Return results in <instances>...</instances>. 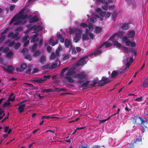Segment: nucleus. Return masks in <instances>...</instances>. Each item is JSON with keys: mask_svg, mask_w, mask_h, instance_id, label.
<instances>
[{"mask_svg": "<svg viewBox=\"0 0 148 148\" xmlns=\"http://www.w3.org/2000/svg\"><path fill=\"white\" fill-rule=\"evenodd\" d=\"M86 75L83 72H81L76 74L75 77L78 80L77 82L79 83H82L83 82V79H84L86 77Z\"/></svg>", "mask_w": 148, "mask_h": 148, "instance_id": "1", "label": "nucleus"}, {"mask_svg": "<svg viewBox=\"0 0 148 148\" xmlns=\"http://www.w3.org/2000/svg\"><path fill=\"white\" fill-rule=\"evenodd\" d=\"M25 10V8L21 10L18 14L15 15V16H16V17L18 19H22L25 20L27 18L28 15L27 14L24 15L23 14Z\"/></svg>", "mask_w": 148, "mask_h": 148, "instance_id": "2", "label": "nucleus"}, {"mask_svg": "<svg viewBox=\"0 0 148 148\" xmlns=\"http://www.w3.org/2000/svg\"><path fill=\"white\" fill-rule=\"evenodd\" d=\"M82 34V30L80 29H78V32L76 33L74 38V41L75 42H77L79 41L80 39Z\"/></svg>", "mask_w": 148, "mask_h": 148, "instance_id": "3", "label": "nucleus"}, {"mask_svg": "<svg viewBox=\"0 0 148 148\" xmlns=\"http://www.w3.org/2000/svg\"><path fill=\"white\" fill-rule=\"evenodd\" d=\"M88 58V56H86L80 59L76 64V66H83L85 64L86 60Z\"/></svg>", "mask_w": 148, "mask_h": 148, "instance_id": "4", "label": "nucleus"}, {"mask_svg": "<svg viewBox=\"0 0 148 148\" xmlns=\"http://www.w3.org/2000/svg\"><path fill=\"white\" fill-rule=\"evenodd\" d=\"M134 119L135 120V122L136 123L139 125H144L145 122L143 119L138 116H135Z\"/></svg>", "mask_w": 148, "mask_h": 148, "instance_id": "5", "label": "nucleus"}, {"mask_svg": "<svg viewBox=\"0 0 148 148\" xmlns=\"http://www.w3.org/2000/svg\"><path fill=\"white\" fill-rule=\"evenodd\" d=\"M3 69L4 70L8 73H12L14 70V68L12 65H8L6 67H3Z\"/></svg>", "mask_w": 148, "mask_h": 148, "instance_id": "6", "label": "nucleus"}, {"mask_svg": "<svg viewBox=\"0 0 148 148\" xmlns=\"http://www.w3.org/2000/svg\"><path fill=\"white\" fill-rule=\"evenodd\" d=\"M135 34V32L134 30L131 29L128 31L127 36L129 38H133Z\"/></svg>", "mask_w": 148, "mask_h": 148, "instance_id": "7", "label": "nucleus"}, {"mask_svg": "<svg viewBox=\"0 0 148 148\" xmlns=\"http://www.w3.org/2000/svg\"><path fill=\"white\" fill-rule=\"evenodd\" d=\"M59 55V52L58 50H56V53L52 52L50 57V59L53 60L55 59L56 57H58Z\"/></svg>", "mask_w": 148, "mask_h": 148, "instance_id": "8", "label": "nucleus"}, {"mask_svg": "<svg viewBox=\"0 0 148 148\" xmlns=\"http://www.w3.org/2000/svg\"><path fill=\"white\" fill-rule=\"evenodd\" d=\"M89 31L88 29H86L85 33L82 35V38L83 40H88L89 37L88 36Z\"/></svg>", "mask_w": 148, "mask_h": 148, "instance_id": "9", "label": "nucleus"}, {"mask_svg": "<svg viewBox=\"0 0 148 148\" xmlns=\"http://www.w3.org/2000/svg\"><path fill=\"white\" fill-rule=\"evenodd\" d=\"M25 106V104H23L20 105L18 108V112L21 113L23 112L24 111V108Z\"/></svg>", "mask_w": 148, "mask_h": 148, "instance_id": "10", "label": "nucleus"}, {"mask_svg": "<svg viewBox=\"0 0 148 148\" xmlns=\"http://www.w3.org/2000/svg\"><path fill=\"white\" fill-rule=\"evenodd\" d=\"M27 66L25 64L23 63L20 65V68H16V70L17 71H23L26 68Z\"/></svg>", "mask_w": 148, "mask_h": 148, "instance_id": "11", "label": "nucleus"}, {"mask_svg": "<svg viewBox=\"0 0 148 148\" xmlns=\"http://www.w3.org/2000/svg\"><path fill=\"white\" fill-rule=\"evenodd\" d=\"M32 28L34 29V32L36 33H38L42 29V27L40 25L37 26L36 25H34L32 27Z\"/></svg>", "mask_w": 148, "mask_h": 148, "instance_id": "12", "label": "nucleus"}, {"mask_svg": "<svg viewBox=\"0 0 148 148\" xmlns=\"http://www.w3.org/2000/svg\"><path fill=\"white\" fill-rule=\"evenodd\" d=\"M74 73V72L71 69H70L68 70L67 72L66 73L65 78H67V77H69L70 76L73 75Z\"/></svg>", "mask_w": 148, "mask_h": 148, "instance_id": "13", "label": "nucleus"}, {"mask_svg": "<svg viewBox=\"0 0 148 148\" xmlns=\"http://www.w3.org/2000/svg\"><path fill=\"white\" fill-rule=\"evenodd\" d=\"M96 12L99 14V16H104L106 13V12H103L101 9L99 8H98L96 9Z\"/></svg>", "mask_w": 148, "mask_h": 148, "instance_id": "14", "label": "nucleus"}, {"mask_svg": "<svg viewBox=\"0 0 148 148\" xmlns=\"http://www.w3.org/2000/svg\"><path fill=\"white\" fill-rule=\"evenodd\" d=\"M112 45V44L108 43L107 42H105L102 43L99 47L98 49H100L103 47V46H105L106 48L110 47Z\"/></svg>", "mask_w": 148, "mask_h": 148, "instance_id": "15", "label": "nucleus"}, {"mask_svg": "<svg viewBox=\"0 0 148 148\" xmlns=\"http://www.w3.org/2000/svg\"><path fill=\"white\" fill-rule=\"evenodd\" d=\"M121 73V71H113L111 74V77H114L116 76H118L119 74Z\"/></svg>", "mask_w": 148, "mask_h": 148, "instance_id": "16", "label": "nucleus"}, {"mask_svg": "<svg viewBox=\"0 0 148 148\" xmlns=\"http://www.w3.org/2000/svg\"><path fill=\"white\" fill-rule=\"evenodd\" d=\"M130 23H123L121 27V28L123 30H126L129 29V26L128 25Z\"/></svg>", "mask_w": 148, "mask_h": 148, "instance_id": "17", "label": "nucleus"}, {"mask_svg": "<svg viewBox=\"0 0 148 148\" xmlns=\"http://www.w3.org/2000/svg\"><path fill=\"white\" fill-rule=\"evenodd\" d=\"M89 83V81H87L86 82L84 83L81 85V87L83 90L87 89L88 88V85Z\"/></svg>", "mask_w": 148, "mask_h": 148, "instance_id": "18", "label": "nucleus"}, {"mask_svg": "<svg viewBox=\"0 0 148 148\" xmlns=\"http://www.w3.org/2000/svg\"><path fill=\"white\" fill-rule=\"evenodd\" d=\"M101 53V51L100 50H97L91 53L90 54L88 55L89 56H92L94 55H97L99 54H100Z\"/></svg>", "mask_w": 148, "mask_h": 148, "instance_id": "19", "label": "nucleus"}, {"mask_svg": "<svg viewBox=\"0 0 148 148\" xmlns=\"http://www.w3.org/2000/svg\"><path fill=\"white\" fill-rule=\"evenodd\" d=\"M39 20V19L36 16L33 17L30 20V22L31 23H33L37 22Z\"/></svg>", "mask_w": 148, "mask_h": 148, "instance_id": "20", "label": "nucleus"}, {"mask_svg": "<svg viewBox=\"0 0 148 148\" xmlns=\"http://www.w3.org/2000/svg\"><path fill=\"white\" fill-rule=\"evenodd\" d=\"M45 79H43L42 78H38L37 79H34L33 80V81L34 82H36L38 83H42L45 81Z\"/></svg>", "mask_w": 148, "mask_h": 148, "instance_id": "21", "label": "nucleus"}, {"mask_svg": "<svg viewBox=\"0 0 148 148\" xmlns=\"http://www.w3.org/2000/svg\"><path fill=\"white\" fill-rule=\"evenodd\" d=\"M40 62L42 64H45L46 62V59L44 56H42L39 59Z\"/></svg>", "mask_w": 148, "mask_h": 148, "instance_id": "22", "label": "nucleus"}, {"mask_svg": "<svg viewBox=\"0 0 148 148\" xmlns=\"http://www.w3.org/2000/svg\"><path fill=\"white\" fill-rule=\"evenodd\" d=\"M78 29L75 28L73 29L72 28H70L69 29V32L70 34H74L75 32L77 33L78 32Z\"/></svg>", "mask_w": 148, "mask_h": 148, "instance_id": "23", "label": "nucleus"}, {"mask_svg": "<svg viewBox=\"0 0 148 148\" xmlns=\"http://www.w3.org/2000/svg\"><path fill=\"white\" fill-rule=\"evenodd\" d=\"M57 38L58 40H60V42L62 43L64 42V39L61 34L57 35Z\"/></svg>", "mask_w": 148, "mask_h": 148, "instance_id": "24", "label": "nucleus"}, {"mask_svg": "<svg viewBox=\"0 0 148 148\" xmlns=\"http://www.w3.org/2000/svg\"><path fill=\"white\" fill-rule=\"evenodd\" d=\"M10 105V103L9 101V100H8L4 102L3 106V108H6L9 107Z\"/></svg>", "mask_w": 148, "mask_h": 148, "instance_id": "25", "label": "nucleus"}, {"mask_svg": "<svg viewBox=\"0 0 148 148\" xmlns=\"http://www.w3.org/2000/svg\"><path fill=\"white\" fill-rule=\"evenodd\" d=\"M58 62L60 63V61L58 60H56V63H53L51 65H50V68L51 69H53L56 68L57 66Z\"/></svg>", "mask_w": 148, "mask_h": 148, "instance_id": "26", "label": "nucleus"}, {"mask_svg": "<svg viewBox=\"0 0 148 148\" xmlns=\"http://www.w3.org/2000/svg\"><path fill=\"white\" fill-rule=\"evenodd\" d=\"M70 44L71 42L68 39H66L64 42V44L66 47L67 48L69 47Z\"/></svg>", "mask_w": 148, "mask_h": 148, "instance_id": "27", "label": "nucleus"}, {"mask_svg": "<svg viewBox=\"0 0 148 148\" xmlns=\"http://www.w3.org/2000/svg\"><path fill=\"white\" fill-rule=\"evenodd\" d=\"M38 44L37 43L34 44L32 47L31 49L32 52H35L37 49Z\"/></svg>", "mask_w": 148, "mask_h": 148, "instance_id": "28", "label": "nucleus"}, {"mask_svg": "<svg viewBox=\"0 0 148 148\" xmlns=\"http://www.w3.org/2000/svg\"><path fill=\"white\" fill-rule=\"evenodd\" d=\"M13 54V52L12 51H10L8 52L6 54V58H10L11 57Z\"/></svg>", "mask_w": 148, "mask_h": 148, "instance_id": "29", "label": "nucleus"}, {"mask_svg": "<svg viewBox=\"0 0 148 148\" xmlns=\"http://www.w3.org/2000/svg\"><path fill=\"white\" fill-rule=\"evenodd\" d=\"M16 16H15L11 19L10 21V22L9 23V25H11L14 22H15V21H16L17 20H18L17 17Z\"/></svg>", "mask_w": 148, "mask_h": 148, "instance_id": "30", "label": "nucleus"}, {"mask_svg": "<svg viewBox=\"0 0 148 148\" xmlns=\"http://www.w3.org/2000/svg\"><path fill=\"white\" fill-rule=\"evenodd\" d=\"M53 90L51 88H49L48 89H44L41 92L42 93H45V92L48 93L49 92H53Z\"/></svg>", "mask_w": 148, "mask_h": 148, "instance_id": "31", "label": "nucleus"}, {"mask_svg": "<svg viewBox=\"0 0 148 148\" xmlns=\"http://www.w3.org/2000/svg\"><path fill=\"white\" fill-rule=\"evenodd\" d=\"M9 43V44L8 45L9 47H12L13 46L15 42L14 41H12L10 42V40H8V41H6L5 42V44H8Z\"/></svg>", "mask_w": 148, "mask_h": 148, "instance_id": "32", "label": "nucleus"}, {"mask_svg": "<svg viewBox=\"0 0 148 148\" xmlns=\"http://www.w3.org/2000/svg\"><path fill=\"white\" fill-rule=\"evenodd\" d=\"M115 35L118 36V34H115L114 35H112L111 37H110L109 39V40L111 41L113 44L116 41H115L114 39V36Z\"/></svg>", "mask_w": 148, "mask_h": 148, "instance_id": "33", "label": "nucleus"}, {"mask_svg": "<svg viewBox=\"0 0 148 148\" xmlns=\"http://www.w3.org/2000/svg\"><path fill=\"white\" fill-rule=\"evenodd\" d=\"M98 84L99 86H103L106 84V83L104 82L102 80V79L99 82Z\"/></svg>", "mask_w": 148, "mask_h": 148, "instance_id": "34", "label": "nucleus"}, {"mask_svg": "<svg viewBox=\"0 0 148 148\" xmlns=\"http://www.w3.org/2000/svg\"><path fill=\"white\" fill-rule=\"evenodd\" d=\"M34 53L33 54V56L35 57H37L41 54V52L39 50H38L34 52Z\"/></svg>", "mask_w": 148, "mask_h": 148, "instance_id": "35", "label": "nucleus"}, {"mask_svg": "<svg viewBox=\"0 0 148 148\" xmlns=\"http://www.w3.org/2000/svg\"><path fill=\"white\" fill-rule=\"evenodd\" d=\"M7 37L8 38L12 37V38L15 39V38L14 37V32H11L9 33Z\"/></svg>", "mask_w": 148, "mask_h": 148, "instance_id": "36", "label": "nucleus"}, {"mask_svg": "<svg viewBox=\"0 0 148 148\" xmlns=\"http://www.w3.org/2000/svg\"><path fill=\"white\" fill-rule=\"evenodd\" d=\"M102 80L104 82L106 83V84L110 82V81L108 79L104 77H103L102 78Z\"/></svg>", "mask_w": 148, "mask_h": 148, "instance_id": "37", "label": "nucleus"}, {"mask_svg": "<svg viewBox=\"0 0 148 148\" xmlns=\"http://www.w3.org/2000/svg\"><path fill=\"white\" fill-rule=\"evenodd\" d=\"M68 69V67L65 68L62 70L61 72L60 73V75L61 76H63L64 75V73Z\"/></svg>", "mask_w": 148, "mask_h": 148, "instance_id": "38", "label": "nucleus"}, {"mask_svg": "<svg viewBox=\"0 0 148 148\" xmlns=\"http://www.w3.org/2000/svg\"><path fill=\"white\" fill-rule=\"evenodd\" d=\"M49 118H51V119H58V117H50V116H42V119H48Z\"/></svg>", "mask_w": 148, "mask_h": 148, "instance_id": "39", "label": "nucleus"}, {"mask_svg": "<svg viewBox=\"0 0 148 148\" xmlns=\"http://www.w3.org/2000/svg\"><path fill=\"white\" fill-rule=\"evenodd\" d=\"M25 58L26 59L30 61L32 60V57L30 55L28 54L25 55Z\"/></svg>", "mask_w": 148, "mask_h": 148, "instance_id": "40", "label": "nucleus"}, {"mask_svg": "<svg viewBox=\"0 0 148 148\" xmlns=\"http://www.w3.org/2000/svg\"><path fill=\"white\" fill-rule=\"evenodd\" d=\"M112 15L113 18V20L114 21H115L117 16L116 13L115 12H113L112 14Z\"/></svg>", "mask_w": 148, "mask_h": 148, "instance_id": "41", "label": "nucleus"}, {"mask_svg": "<svg viewBox=\"0 0 148 148\" xmlns=\"http://www.w3.org/2000/svg\"><path fill=\"white\" fill-rule=\"evenodd\" d=\"M102 29L101 27H96L95 30L96 33H100L101 32Z\"/></svg>", "mask_w": 148, "mask_h": 148, "instance_id": "42", "label": "nucleus"}, {"mask_svg": "<svg viewBox=\"0 0 148 148\" xmlns=\"http://www.w3.org/2000/svg\"><path fill=\"white\" fill-rule=\"evenodd\" d=\"M21 44L20 42H18L16 43L14 46V48L16 49H17L21 46Z\"/></svg>", "mask_w": 148, "mask_h": 148, "instance_id": "43", "label": "nucleus"}, {"mask_svg": "<svg viewBox=\"0 0 148 148\" xmlns=\"http://www.w3.org/2000/svg\"><path fill=\"white\" fill-rule=\"evenodd\" d=\"M51 75H44L43 76L42 78L43 79H45V81H47L48 80L50 77Z\"/></svg>", "mask_w": 148, "mask_h": 148, "instance_id": "44", "label": "nucleus"}, {"mask_svg": "<svg viewBox=\"0 0 148 148\" xmlns=\"http://www.w3.org/2000/svg\"><path fill=\"white\" fill-rule=\"evenodd\" d=\"M128 37L127 36H124L123 37L122 40V42L123 43H125V42L127 41L128 40Z\"/></svg>", "mask_w": 148, "mask_h": 148, "instance_id": "45", "label": "nucleus"}, {"mask_svg": "<svg viewBox=\"0 0 148 148\" xmlns=\"http://www.w3.org/2000/svg\"><path fill=\"white\" fill-rule=\"evenodd\" d=\"M65 78L67 80L68 82H69L73 83L74 82L73 79L72 78H71L70 77H67V78Z\"/></svg>", "mask_w": 148, "mask_h": 148, "instance_id": "46", "label": "nucleus"}, {"mask_svg": "<svg viewBox=\"0 0 148 148\" xmlns=\"http://www.w3.org/2000/svg\"><path fill=\"white\" fill-rule=\"evenodd\" d=\"M22 22V21L21 20H19V19L17 20L16 21H15V22L14 23V25H17L21 24Z\"/></svg>", "mask_w": 148, "mask_h": 148, "instance_id": "47", "label": "nucleus"}, {"mask_svg": "<svg viewBox=\"0 0 148 148\" xmlns=\"http://www.w3.org/2000/svg\"><path fill=\"white\" fill-rule=\"evenodd\" d=\"M6 38V36L5 35H2L0 37V43L3 41Z\"/></svg>", "mask_w": 148, "mask_h": 148, "instance_id": "48", "label": "nucleus"}, {"mask_svg": "<svg viewBox=\"0 0 148 148\" xmlns=\"http://www.w3.org/2000/svg\"><path fill=\"white\" fill-rule=\"evenodd\" d=\"M19 35V33L18 32H16L15 34L14 33V37L15 38L16 40H18L19 39V38L18 37V36Z\"/></svg>", "mask_w": 148, "mask_h": 148, "instance_id": "49", "label": "nucleus"}, {"mask_svg": "<svg viewBox=\"0 0 148 148\" xmlns=\"http://www.w3.org/2000/svg\"><path fill=\"white\" fill-rule=\"evenodd\" d=\"M90 21L92 23H95L97 21V19L95 17H92L90 18Z\"/></svg>", "mask_w": 148, "mask_h": 148, "instance_id": "50", "label": "nucleus"}, {"mask_svg": "<svg viewBox=\"0 0 148 148\" xmlns=\"http://www.w3.org/2000/svg\"><path fill=\"white\" fill-rule=\"evenodd\" d=\"M43 68L45 69H51L50 68V65L49 64H46L43 66Z\"/></svg>", "mask_w": 148, "mask_h": 148, "instance_id": "51", "label": "nucleus"}, {"mask_svg": "<svg viewBox=\"0 0 148 148\" xmlns=\"http://www.w3.org/2000/svg\"><path fill=\"white\" fill-rule=\"evenodd\" d=\"M15 7V5L13 4L11 5L10 6V10L12 11L14 10Z\"/></svg>", "mask_w": 148, "mask_h": 148, "instance_id": "52", "label": "nucleus"}, {"mask_svg": "<svg viewBox=\"0 0 148 148\" xmlns=\"http://www.w3.org/2000/svg\"><path fill=\"white\" fill-rule=\"evenodd\" d=\"M123 50L124 51V52L126 53H128L129 51V50L128 48L126 47H122Z\"/></svg>", "mask_w": 148, "mask_h": 148, "instance_id": "53", "label": "nucleus"}, {"mask_svg": "<svg viewBox=\"0 0 148 148\" xmlns=\"http://www.w3.org/2000/svg\"><path fill=\"white\" fill-rule=\"evenodd\" d=\"M98 80V78L97 77L95 78L94 79V80L93 81V86H94V85H95L97 84V81Z\"/></svg>", "mask_w": 148, "mask_h": 148, "instance_id": "54", "label": "nucleus"}, {"mask_svg": "<svg viewBox=\"0 0 148 148\" xmlns=\"http://www.w3.org/2000/svg\"><path fill=\"white\" fill-rule=\"evenodd\" d=\"M143 97L142 96L140 97H138L136 99H135V101L140 102L142 100Z\"/></svg>", "mask_w": 148, "mask_h": 148, "instance_id": "55", "label": "nucleus"}, {"mask_svg": "<svg viewBox=\"0 0 148 148\" xmlns=\"http://www.w3.org/2000/svg\"><path fill=\"white\" fill-rule=\"evenodd\" d=\"M114 45H116L119 48L121 47V44L116 41L114 42Z\"/></svg>", "mask_w": 148, "mask_h": 148, "instance_id": "56", "label": "nucleus"}, {"mask_svg": "<svg viewBox=\"0 0 148 148\" xmlns=\"http://www.w3.org/2000/svg\"><path fill=\"white\" fill-rule=\"evenodd\" d=\"M131 41L130 40H128L126 41L125 42V45L126 46H128L131 44Z\"/></svg>", "mask_w": 148, "mask_h": 148, "instance_id": "57", "label": "nucleus"}, {"mask_svg": "<svg viewBox=\"0 0 148 148\" xmlns=\"http://www.w3.org/2000/svg\"><path fill=\"white\" fill-rule=\"evenodd\" d=\"M80 25L83 27H87V25L85 23H82L80 24Z\"/></svg>", "mask_w": 148, "mask_h": 148, "instance_id": "58", "label": "nucleus"}, {"mask_svg": "<svg viewBox=\"0 0 148 148\" xmlns=\"http://www.w3.org/2000/svg\"><path fill=\"white\" fill-rule=\"evenodd\" d=\"M136 43L135 42H131L130 46L131 47H135L136 46Z\"/></svg>", "mask_w": 148, "mask_h": 148, "instance_id": "59", "label": "nucleus"}, {"mask_svg": "<svg viewBox=\"0 0 148 148\" xmlns=\"http://www.w3.org/2000/svg\"><path fill=\"white\" fill-rule=\"evenodd\" d=\"M110 15L111 14L110 12H108L106 14V13L105 15L104 16H105L106 18H108L110 17Z\"/></svg>", "mask_w": 148, "mask_h": 148, "instance_id": "60", "label": "nucleus"}, {"mask_svg": "<svg viewBox=\"0 0 148 148\" xmlns=\"http://www.w3.org/2000/svg\"><path fill=\"white\" fill-rule=\"evenodd\" d=\"M58 39H56L53 41L52 44V46H54L56 44H58Z\"/></svg>", "mask_w": 148, "mask_h": 148, "instance_id": "61", "label": "nucleus"}, {"mask_svg": "<svg viewBox=\"0 0 148 148\" xmlns=\"http://www.w3.org/2000/svg\"><path fill=\"white\" fill-rule=\"evenodd\" d=\"M88 36L89 37L90 39H93L94 38V36L93 34L91 32H89Z\"/></svg>", "mask_w": 148, "mask_h": 148, "instance_id": "62", "label": "nucleus"}, {"mask_svg": "<svg viewBox=\"0 0 148 148\" xmlns=\"http://www.w3.org/2000/svg\"><path fill=\"white\" fill-rule=\"evenodd\" d=\"M39 35V34H34L32 37V40L34 41L36 38H37V36Z\"/></svg>", "mask_w": 148, "mask_h": 148, "instance_id": "63", "label": "nucleus"}, {"mask_svg": "<svg viewBox=\"0 0 148 148\" xmlns=\"http://www.w3.org/2000/svg\"><path fill=\"white\" fill-rule=\"evenodd\" d=\"M148 86V82H144L143 84V86L144 88H146Z\"/></svg>", "mask_w": 148, "mask_h": 148, "instance_id": "64", "label": "nucleus"}]
</instances>
